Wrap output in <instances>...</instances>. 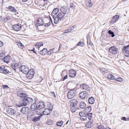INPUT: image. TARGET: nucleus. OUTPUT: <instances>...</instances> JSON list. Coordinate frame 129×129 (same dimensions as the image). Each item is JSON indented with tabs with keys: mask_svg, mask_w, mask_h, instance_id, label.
Returning a JSON list of instances; mask_svg holds the SVG:
<instances>
[{
	"mask_svg": "<svg viewBox=\"0 0 129 129\" xmlns=\"http://www.w3.org/2000/svg\"><path fill=\"white\" fill-rule=\"evenodd\" d=\"M18 95L21 98V99L22 102L21 103L20 105H17V107H20L23 106L27 105L29 104H31L33 101L32 99L30 98H27V96L25 94L23 93H17Z\"/></svg>",
	"mask_w": 129,
	"mask_h": 129,
	"instance_id": "nucleus-1",
	"label": "nucleus"
},
{
	"mask_svg": "<svg viewBox=\"0 0 129 129\" xmlns=\"http://www.w3.org/2000/svg\"><path fill=\"white\" fill-rule=\"evenodd\" d=\"M78 101L76 99H73V107H75L73 108V113L76 112V114H78L79 111V108L78 104Z\"/></svg>",
	"mask_w": 129,
	"mask_h": 129,
	"instance_id": "nucleus-2",
	"label": "nucleus"
},
{
	"mask_svg": "<svg viewBox=\"0 0 129 129\" xmlns=\"http://www.w3.org/2000/svg\"><path fill=\"white\" fill-rule=\"evenodd\" d=\"M109 52L113 54H116L119 52L118 48L114 46L110 47L109 49Z\"/></svg>",
	"mask_w": 129,
	"mask_h": 129,
	"instance_id": "nucleus-3",
	"label": "nucleus"
},
{
	"mask_svg": "<svg viewBox=\"0 0 129 129\" xmlns=\"http://www.w3.org/2000/svg\"><path fill=\"white\" fill-rule=\"evenodd\" d=\"M20 71L25 74H27V73L29 71L28 67L25 66H21L19 68Z\"/></svg>",
	"mask_w": 129,
	"mask_h": 129,
	"instance_id": "nucleus-4",
	"label": "nucleus"
},
{
	"mask_svg": "<svg viewBox=\"0 0 129 129\" xmlns=\"http://www.w3.org/2000/svg\"><path fill=\"white\" fill-rule=\"evenodd\" d=\"M123 52L125 51L124 55L126 57H129V44L123 47L122 49Z\"/></svg>",
	"mask_w": 129,
	"mask_h": 129,
	"instance_id": "nucleus-5",
	"label": "nucleus"
},
{
	"mask_svg": "<svg viewBox=\"0 0 129 129\" xmlns=\"http://www.w3.org/2000/svg\"><path fill=\"white\" fill-rule=\"evenodd\" d=\"M88 93L85 91H83L80 93L79 94V98L82 99L87 98L88 96Z\"/></svg>",
	"mask_w": 129,
	"mask_h": 129,
	"instance_id": "nucleus-6",
	"label": "nucleus"
},
{
	"mask_svg": "<svg viewBox=\"0 0 129 129\" xmlns=\"http://www.w3.org/2000/svg\"><path fill=\"white\" fill-rule=\"evenodd\" d=\"M34 71L33 69H31L26 74V77L28 79H31L34 77Z\"/></svg>",
	"mask_w": 129,
	"mask_h": 129,
	"instance_id": "nucleus-7",
	"label": "nucleus"
},
{
	"mask_svg": "<svg viewBox=\"0 0 129 129\" xmlns=\"http://www.w3.org/2000/svg\"><path fill=\"white\" fill-rule=\"evenodd\" d=\"M79 115L80 116V119L82 121H84L87 120V114H85L84 112L81 111L80 112Z\"/></svg>",
	"mask_w": 129,
	"mask_h": 129,
	"instance_id": "nucleus-8",
	"label": "nucleus"
},
{
	"mask_svg": "<svg viewBox=\"0 0 129 129\" xmlns=\"http://www.w3.org/2000/svg\"><path fill=\"white\" fill-rule=\"evenodd\" d=\"M36 114L32 115L30 117L33 118L32 120V121L33 122H36L40 120L41 118L42 115H39L38 116H36Z\"/></svg>",
	"mask_w": 129,
	"mask_h": 129,
	"instance_id": "nucleus-9",
	"label": "nucleus"
},
{
	"mask_svg": "<svg viewBox=\"0 0 129 129\" xmlns=\"http://www.w3.org/2000/svg\"><path fill=\"white\" fill-rule=\"evenodd\" d=\"M7 113L10 115H15L16 113L15 111L13 109L8 108L6 110Z\"/></svg>",
	"mask_w": 129,
	"mask_h": 129,
	"instance_id": "nucleus-10",
	"label": "nucleus"
},
{
	"mask_svg": "<svg viewBox=\"0 0 129 129\" xmlns=\"http://www.w3.org/2000/svg\"><path fill=\"white\" fill-rule=\"evenodd\" d=\"M7 9L14 13V14L16 15L17 16H18L19 15V13L17 11L16 9L13 7L11 6H9Z\"/></svg>",
	"mask_w": 129,
	"mask_h": 129,
	"instance_id": "nucleus-11",
	"label": "nucleus"
},
{
	"mask_svg": "<svg viewBox=\"0 0 129 129\" xmlns=\"http://www.w3.org/2000/svg\"><path fill=\"white\" fill-rule=\"evenodd\" d=\"M53 107L51 106L49 109H46L44 110L43 111V113L44 115H48L50 113V110H53Z\"/></svg>",
	"mask_w": 129,
	"mask_h": 129,
	"instance_id": "nucleus-12",
	"label": "nucleus"
},
{
	"mask_svg": "<svg viewBox=\"0 0 129 129\" xmlns=\"http://www.w3.org/2000/svg\"><path fill=\"white\" fill-rule=\"evenodd\" d=\"M119 17V15H116L113 16L111 19V20L110 22V23L113 24L115 22L118 20Z\"/></svg>",
	"mask_w": 129,
	"mask_h": 129,
	"instance_id": "nucleus-13",
	"label": "nucleus"
},
{
	"mask_svg": "<svg viewBox=\"0 0 129 129\" xmlns=\"http://www.w3.org/2000/svg\"><path fill=\"white\" fill-rule=\"evenodd\" d=\"M22 27V26L20 24H16L12 26V28L16 31H18L20 30Z\"/></svg>",
	"mask_w": 129,
	"mask_h": 129,
	"instance_id": "nucleus-14",
	"label": "nucleus"
},
{
	"mask_svg": "<svg viewBox=\"0 0 129 129\" xmlns=\"http://www.w3.org/2000/svg\"><path fill=\"white\" fill-rule=\"evenodd\" d=\"M60 10L62 13L65 15L68 13L69 11L68 8L65 6H63L61 8Z\"/></svg>",
	"mask_w": 129,
	"mask_h": 129,
	"instance_id": "nucleus-15",
	"label": "nucleus"
},
{
	"mask_svg": "<svg viewBox=\"0 0 129 129\" xmlns=\"http://www.w3.org/2000/svg\"><path fill=\"white\" fill-rule=\"evenodd\" d=\"M29 108L27 107H24L20 110L21 112L24 114H27L29 112Z\"/></svg>",
	"mask_w": 129,
	"mask_h": 129,
	"instance_id": "nucleus-16",
	"label": "nucleus"
},
{
	"mask_svg": "<svg viewBox=\"0 0 129 129\" xmlns=\"http://www.w3.org/2000/svg\"><path fill=\"white\" fill-rule=\"evenodd\" d=\"M37 23L36 24V26H38L40 25H42L43 24V19L40 18H39L37 19Z\"/></svg>",
	"mask_w": 129,
	"mask_h": 129,
	"instance_id": "nucleus-17",
	"label": "nucleus"
},
{
	"mask_svg": "<svg viewBox=\"0 0 129 129\" xmlns=\"http://www.w3.org/2000/svg\"><path fill=\"white\" fill-rule=\"evenodd\" d=\"M47 50L46 48H44L42 50H41L39 52V54L42 55H45L47 53Z\"/></svg>",
	"mask_w": 129,
	"mask_h": 129,
	"instance_id": "nucleus-18",
	"label": "nucleus"
},
{
	"mask_svg": "<svg viewBox=\"0 0 129 129\" xmlns=\"http://www.w3.org/2000/svg\"><path fill=\"white\" fill-rule=\"evenodd\" d=\"M80 87L82 89L86 90H88L89 89L88 88H90L88 85H86L85 84H83L80 85Z\"/></svg>",
	"mask_w": 129,
	"mask_h": 129,
	"instance_id": "nucleus-19",
	"label": "nucleus"
},
{
	"mask_svg": "<svg viewBox=\"0 0 129 129\" xmlns=\"http://www.w3.org/2000/svg\"><path fill=\"white\" fill-rule=\"evenodd\" d=\"M93 125L92 122L89 121L87 122L85 124V127L88 128L91 127Z\"/></svg>",
	"mask_w": 129,
	"mask_h": 129,
	"instance_id": "nucleus-20",
	"label": "nucleus"
},
{
	"mask_svg": "<svg viewBox=\"0 0 129 129\" xmlns=\"http://www.w3.org/2000/svg\"><path fill=\"white\" fill-rule=\"evenodd\" d=\"M11 56L9 55H7L3 57V59L4 61L7 63H8L10 60Z\"/></svg>",
	"mask_w": 129,
	"mask_h": 129,
	"instance_id": "nucleus-21",
	"label": "nucleus"
},
{
	"mask_svg": "<svg viewBox=\"0 0 129 129\" xmlns=\"http://www.w3.org/2000/svg\"><path fill=\"white\" fill-rule=\"evenodd\" d=\"M73 30L72 26L69 28L68 29L64 30L62 33L63 35H64L65 34L71 32Z\"/></svg>",
	"mask_w": 129,
	"mask_h": 129,
	"instance_id": "nucleus-22",
	"label": "nucleus"
},
{
	"mask_svg": "<svg viewBox=\"0 0 129 129\" xmlns=\"http://www.w3.org/2000/svg\"><path fill=\"white\" fill-rule=\"evenodd\" d=\"M92 3L91 0H87L86 2V6L88 7H90L92 6Z\"/></svg>",
	"mask_w": 129,
	"mask_h": 129,
	"instance_id": "nucleus-23",
	"label": "nucleus"
},
{
	"mask_svg": "<svg viewBox=\"0 0 129 129\" xmlns=\"http://www.w3.org/2000/svg\"><path fill=\"white\" fill-rule=\"evenodd\" d=\"M65 15L63 14L61 12L59 13L57 15V16L58 17L59 19L60 20H63L64 19V17Z\"/></svg>",
	"mask_w": 129,
	"mask_h": 129,
	"instance_id": "nucleus-24",
	"label": "nucleus"
},
{
	"mask_svg": "<svg viewBox=\"0 0 129 129\" xmlns=\"http://www.w3.org/2000/svg\"><path fill=\"white\" fill-rule=\"evenodd\" d=\"M37 107V105L36 103H34L32 104L30 108H31V110L33 111H36V108Z\"/></svg>",
	"mask_w": 129,
	"mask_h": 129,
	"instance_id": "nucleus-25",
	"label": "nucleus"
},
{
	"mask_svg": "<svg viewBox=\"0 0 129 129\" xmlns=\"http://www.w3.org/2000/svg\"><path fill=\"white\" fill-rule=\"evenodd\" d=\"M72 90H71L68 92L67 96L69 99H71L73 98V93L72 92Z\"/></svg>",
	"mask_w": 129,
	"mask_h": 129,
	"instance_id": "nucleus-26",
	"label": "nucleus"
},
{
	"mask_svg": "<svg viewBox=\"0 0 129 129\" xmlns=\"http://www.w3.org/2000/svg\"><path fill=\"white\" fill-rule=\"evenodd\" d=\"M94 99L92 97H90L88 99V103L90 104H92L94 102Z\"/></svg>",
	"mask_w": 129,
	"mask_h": 129,
	"instance_id": "nucleus-27",
	"label": "nucleus"
},
{
	"mask_svg": "<svg viewBox=\"0 0 129 129\" xmlns=\"http://www.w3.org/2000/svg\"><path fill=\"white\" fill-rule=\"evenodd\" d=\"M43 45V42H40L37 43L35 46L36 47L38 48L39 50H40V47Z\"/></svg>",
	"mask_w": 129,
	"mask_h": 129,
	"instance_id": "nucleus-28",
	"label": "nucleus"
},
{
	"mask_svg": "<svg viewBox=\"0 0 129 129\" xmlns=\"http://www.w3.org/2000/svg\"><path fill=\"white\" fill-rule=\"evenodd\" d=\"M56 51L55 50L54 48H53L52 49H51L48 52V54L49 55H51L53 53H55L56 52Z\"/></svg>",
	"mask_w": 129,
	"mask_h": 129,
	"instance_id": "nucleus-29",
	"label": "nucleus"
},
{
	"mask_svg": "<svg viewBox=\"0 0 129 129\" xmlns=\"http://www.w3.org/2000/svg\"><path fill=\"white\" fill-rule=\"evenodd\" d=\"M58 9L57 8H56L53 10L52 13V15L53 16H54V15H56L58 13Z\"/></svg>",
	"mask_w": 129,
	"mask_h": 129,
	"instance_id": "nucleus-30",
	"label": "nucleus"
},
{
	"mask_svg": "<svg viewBox=\"0 0 129 129\" xmlns=\"http://www.w3.org/2000/svg\"><path fill=\"white\" fill-rule=\"evenodd\" d=\"M80 107L81 108H84L86 107V104L84 102H81L80 104Z\"/></svg>",
	"mask_w": 129,
	"mask_h": 129,
	"instance_id": "nucleus-31",
	"label": "nucleus"
},
{
	"mask_svg": "<svg viewBox=\"0 0 129 129\" xmlns=\"http://www.w3.org/2000/svg\"><path fill=\"white\" fill-rule=\"evenodd\" d=\"M107 78L108 79L111 80H114L115 79L114 76L111 74H109L108 75Z\"/></svg>",
	"mask_w": 129,
	"mask_h": 129,
	"instance_id": "nucleus-32",
	"label": "nucleus"
},
{
	"mask_svg": "<svg viewBox=\"0 0 129 129\" xmlns=\"http://www.w3.org/2000/svg\"><path fill=\"white\" fill-rule=\"evenodd\" d=\"M40 104L39 105V108H44L45 107V105H44V103L43 102H41V103L40 102Z\"/></svg>",
	"mask_w": 129,
	"mask_h": 129,
	"instance_id": "nucleus-33",
	"label": "nucleus"
},
{
	"mask_svg": "<svg viewBox=\"0 0 129 129\" xmlns=\"http://www.w3.org/2000/svg\"><path fill=\"white\" fill-rule=\"evenodd\" d=\"M91 107L90 106H88V107H86L85 108V110L86 112H90L91 111Z\"/></svg>",
	"mask_w": 129,
	"mask_h": 129,
	"instance_id": "nucleus-34",
	"label": "nucleus"
},
{
	"mask_svg": "<svg viewBox=\"0 0 129 129\" xmlns=\"http://www.w3.org/2000/svg\"><path fill=\"white\" fill-rule=\"evenodd\" d=\"M53 18L54 19V23H57L59 21V18L57 16V17H55L53 16Z\"/></svg>",
	"mask_w": 129,
	"mask_h": 129,
	"instance_id": "nucleus-35",
	"label": "nucleus"
},
{
	"mask_svg": "<svg viewBox=\"0 0 129 129\" xmlns=\"http://www.w3.org/2000/svg\"><path fill=\"white\" fill-rule=\"evenodd\" d=\"M87 117H88L89 120H90L92 118V113L87 114Z\"/></svg>",
	"mask_w": 129,
	"mask_h": 129,
	"instance_id": "nucleus-36",
	"label": "nucleus"
},
{
	"mask_svg": "<svg viewBox=\"0 0 129 129\" xmlns=\"http://www.w3.org/2000/svg\"><path fill=\"white\" fill-rule=\"evenodd\" d=\"M17 64H11V67L15 71V70L16 69V67H17Z\"/></svg>",
	"mask_w": 129,
	"mask_h": 129,
	"instance_id": "nucleus-37",
	"label": "nucleus"
},
{
	"mask_svg": "<svg viewBox=\"0 0 129 129\" xmlns=\"http://www.w3.org/2000/svg\"><path fill=\"white\" fill-rule=\"evenodd\" d=\"M78 89V88L75 87L73 89V95L75 96L77 93V90Z\"/></svg>",
	"mask_w": 129,
	"mask_h": 129,
	"instance_id": "nucleus-38",
	"label": "nucleus"
},
{
	"mask_svg": "<svg viewBox=\"0 0 129 129\" xmlns=\"http://www.w3.org/2000/svg\"><path fill=\"white\" fill-rule=\"evenodd\" d=\"M84 45V43L81 41L79 42L77 44V46H80L81 47H83Z\"/></svg>",
	"mask_w": 129,
	"mask_h": 129,
	"instance_id": "nucleus-39",
	"label": "nucleus"
},
{
	"mask_svg": "<svg viewBox=\"0 0 129 129\" xmlns=\"http://www.w3.org/2000/svg\"><path fill=\"white\" fill-rule=\"evenodd\" d=\"M1 73H3L4 74H8L9 73V71L6 69H4L2 72Z\"/></svg>",
	"mask_w": 129,
	"mask_h": 129,
	"instance_id": "nucleus-40",
	"label": "nucleus"
},
{
	"mask_svg": "<svg viewBox=\"0 0 129 129\" xmlns=\"http://www.w3.org/2000/svg\"><path fill=\"white\" fill-rule=\"evenodd\" d=\"M114 80L118 82H121L122 81V79L120 77L119 78H116L115 79H114Z\"/></svg>",
	"mask_w": 129,
	"mask_h": 129,
	"instance_id": "nucleus-41",
	"label": "nucleus"
},
{
	"mask_svg": "<svg viewBox=\"0 0 129 129\" xmlns=\"http://www.w3.org/2000/svg\"><path fill=\"white\" fill-rule=\"evenodd\" d=\"M63 122L61 121L60 122H58L56 123V124L57 125L59 126H61L63 124Z\"/></svg>",
	"mask_w": 129,
	"mask_h": 129,
	"instance_id": "nucleus-42",
	"label": "nucleus"
},
{
	"mask_svg": "<svg viewBox=\"0 0 129 129\" xmlns=\"http://www.w3.org/2000/svg\"><path fill=\"white\" fill-rule=\"evenodd\" d=\"M46 122V123L48 125H51L53 123L52 120L51 119L48 120Z\"/></svg>",
	"mask_w": 129,
	"mask_h": 129,
	"instance_id": "nucleus-43",
	"label": "nucleus"
},
{
	"mask_svg": "<svg viewBox=\"0 0 129 129\" xmlns=\"http://www.w3.org/2000/svg\"><path fill=\"white\" fill-rule=\"evenodd\" d=\"M10 18L9 16H7L6 17H5L3 19V21L5 22H6L8 20L10 19Z\"/></svg>",
	"mask_w": 129,
	"mask_h": 129,
	"instance_id": "nucleus-44",
	"label": "nucleus"
},
{
	"mask_svg": "<svg viewBox=\"0 0 129 129\" xmlns=\"http://www.w3.org/2000/svg\"><path fill=\"white\" fill-rule=\"evenodd\" d=\"M97 128L98 129H105L104 126L103 125L101 124L98 126Z\"/></svg>",
	"mask_w": 129,
	"mask_h": 129,
	"instance_id": "nucleus-45",
	"label": "nucleus"
},
{
	"mask_svg": "<svg viewBox=\"0 0 129 129\" xmlns=\"http://www.w3.org/2000/svg\"><path fill=\"white\" fill-rule=\"evenodd\" d=\"M17 45L19 47L21 48H22L23 47V44L22 43H21L20 41L19 42H18Z\"/></svg>",
	"mask_w": 129,
	"mask_h": 129,
	"instance_id": "nucleus-46",
	"label": "nucleus"
},
{
	"mask_svg": "<svg viewBox=\"0 0 129 129\" xmlns=\"http://www.w3.org/2000/svg\"><path fill=\"white\" fill-rule=\"evenodd\" d=\"M108 33L109 34L112 35L111 36L112 37H114L115 35L114 34V33L113 32H112V31L111 30H109L108 31Z\"/></svg>",
	"mask_w": 129,
	"mask_h": 129,
	"instance_id": "nucleus-47",
	"label": "nucleus"
},
{
	"mask_svg": "<svg viewBox=\"0 0 129 129\" xmlns=\"http://www.w3.org/2000/svg\"><path fill=\"white\" fill-rule=\"evenodd\" d=\"M5 53L3 52L2 53L0 54V60H2L3 59V58H2L3 56L4 55Z\"/></svg>",
	"mask_w": 129,
	"mask_h": 129,
	"instance_id": "nucleus-48",
	"label": "nucleus"
},
{
	"mask_svg": "<svg viewBox=\"0 0 129 129\" xmlns=\"http://www.w3.org/2000/svg\"><path fill=\"white\" fill-rule=\"evenodd\" d=\"M5 68V66L3 65H2L0 66V72H2L3 70Z\"/></svg>",
	"mask_w": 129,
	"mask_h": 129,
	"instance_id": "nucleus-49",
	"label": "nucleus"
},
{
	"mask_svg": "<svg viewBox=\"0 0 129 129\" xmlns=\"http://www.w3.org/2000/svg\"><path fill=\"white\" fill-rule=\"evenodd\" d=\"M2 88L4 89H7L9 88L8 86L7 85H3L2 86Z\"/></svg>",
	"mask_w": 129,
	"mask_h": 129,
	"instance_id": "nucleus-50",
	"label": "nucleus"
},
{
	"mask_svg": "<svg viewBox=\"0 0 129 129\" xmlns=\"http://www.w3.org/2000/svg\"><path fill=\"white\" fill-rule=\"evenodd\" d=\"M41 109V108H39V106H38V107H37V108H36V112H39V113L40 112H39V111Z\"/></svg>",
	"mask_w": 129,
	"mask_h": 129,
	"instance_id": "nucleus-51",
	"label": "nucleus"
},
{
	"mask_svg": "<svg viewBox=\"0 0 129 129\" xmlns=\"http://www.w3.org/2000/svg\"><path fill=\"white\" fill-rule=\"evenodd\" d=\"M70 106L71 107V108L72 109V108L73 107V100H70Z\"/></svg>",
	"mask_w": 129,
	"mask_h": 129,
	"instance_id": "nucleus-52",
	"label": "nucleus"
},
{
	"mask_svg": "<svg viewBox=\"0 0 129 129\" xmlns=\"http://www.w3.org/2000/svg\"><path fill=\"white\" fill-rule=\"evenodd\" d=\"M87 43L88 44H89V45H90L91 46H92L93 45V44L91 43V41H90H90H87Z\"/></svg>",
	"mask_w": 129,
	"mask_h": 129,
	"instance_id": "nucleus-53",
	"label": "nucleus"
},
{
	"mask_svg": "<svg viewBox=\"0 0 129 129\" xmlns=\"http://www.w3.org/2000/svg\"><path fill=\"white\" fill-rule=\"evenodd\" d=\"M73 77H75L76 75V72L75 71L73 70Z\"/></svg>",
	"mask_w": 129,
	"mask_h": 129,
	"instance_id": "nucleus-54",
	"label": "nucleus"
},
{
	"mask_svg": "<svg viewBox=\"0 0 129 129\" xmlns=\"http://www.w3.org/2000/svg\"><path fill=\"white\" fill-rule=\"evenodd\" d=\"M50 24V22L48 23H46L45 24V26H49Z\"/></svg>",
	"mask_w": 129,
	"mask_h": 129,
	"instance_id": "nucleus-55",
	"label": "nucleus"
},
{
	"mask_svg": "<svg viewBox=\"0 0 129 129\" xmlns=\"http://www.w3.org/2000/svg\"><path fill=\"white\" fill-rule=\"evenodd\" d=\"M121 119L124 121H126V118L125 117H122Z\"/></svg>",
	"mask_w": 129,
	"mask_h": 129,
	"instance_id": "nucleus-56",
	"label": "nucleus"
},
{
	"mask_svg": "<svg viewBox=\"0 0 129 129\" xmlns=\"http://www.w3.org/2000/svg\"><path fill=\"white\" fill-rule=\"evenodd\" d=\"M3 44V43L0 41V47L2 46Z\"/></svg>",
	"mask_w": 129,
	"mask_h": 129,
	"instance_id": "nucleus-57",
	"label": "nucleus"
},
{
	"mask_svg": "<svg viewBox=\"0 0 129 129\" xmlns=\"http://www.w3.org/2000/svg\"><path fill=\"white\" fill-rule=\"evenodd\" d=\"M67 75H66V76H64L63 78V81H64L65 79H67Z\"/></svg>",
	"mask_w": 129,
	"mask_h": 129,
	"instance_id": "nucleus-58",
	"label": "nucleus"
},
{
	"mask_svg": "<svg viewBox=\"0 0 129 129\" xmlns=\"http://www.w3.org/2000/svg\"><path fill=\"white\" fill-rule=\"evenodd\" d=\"M52 95H53L54 96V98L56 97L55 94L54 92H53L52 93Z\"/></svg>",
	"mask_w": 129,
	"mask_h": 129,
	"instance_id": "nucleus-59",
	"label": "nucleus"
},
{
	"mask_svg": "<svg viewBox=\"0 0 129 129\" xmlns=\"http://www.w3.org/2000/svg\"><path fill=\"white\" fill-rule=\"evenodd\" d=\"M69 76L71 77H73V73L71 74H69Z\"/></svg>",
	"mask_w": 129,
	"mask_h": 129,
	"instance_id": "nucleus-60",
	"label": "nucleus"
},
{
	"mask_svg": "<svg viewBox=\"0 0 129 129\" xmlns=\"http://www.w3.org/2000/svg\"><path fill=\"white\" fill-rule=\"evenodd\" d=\"M34 50H35V48H34L33 49V50H31V51H33L34 53H36V51H34Z\"/></svg>",
	"mask_w": 129,
	"mask_h": 129,
	"instance_id": "nucleus-61",
	"label": "nucleus"
},
{
	"mask_svg": "<svg viewBox=\"0 0 129 129\" xmlns=\"http://www.w3.org/2000/svg\"><path fill=\"white\" fill-rule=\"evenodd\" d=\"M69 74H71V73H72V70H70V71H69Z\"/></svg>",
	"mask_w": 129,
	"mask_h": 129,
	"instance_id": "nucleus-62",
	"label": "nucleus"
},
{
	"mask_svg": "<svg viewBox=\"0 0 129 129\" xmlns=\"http://www.w3.org/2000/svg\"><path fill=\"white\" fill-rule=\"evenodd\" d=\"M28 0H22V1L23 2H25L27 1Z\"/></svg>",
	"mask_w": 129,
	"mask_h": 129,
	"instance_id": "nucleus-63",
	"label": "nucleus"
},
{
	"mask_svg": "<svg viewBox=\"0 0 129 129\" xmlns=\"http://www.w3.org/2000/svg\"><path fill=\"white\" fill-rule=\"evenodd\" d=\"M70 7L71 8L73 7V4L72 3L70 4Z\"/></svg>",
	"mask_w": 129,
	"mask_h": 129,
	"instance_id": "nucleus-64",
	"label": "nucleus"
}]
</instances>
